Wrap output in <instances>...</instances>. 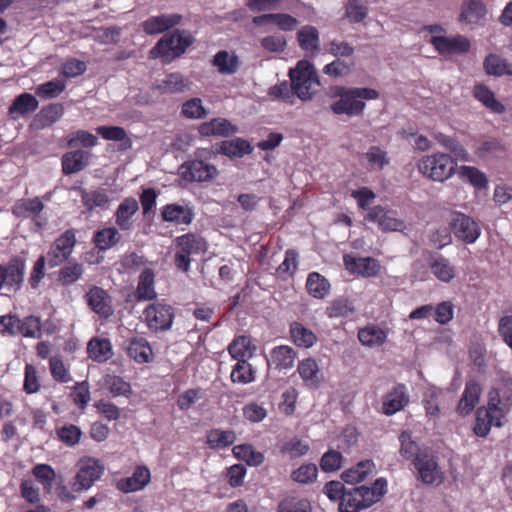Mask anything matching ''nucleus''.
Segmentation results:
<instances>
[{
  "label": "nucleus",
  "instance_id": "423d86ee",
  "mask_svg": "<svg viewBox=\"0 0 512 512\" xmlns=\"http://www.w3.org/2000/svg\"><path fill=\"white\" fill-rule=\"evenodd\" d=\"M456 167V161L449 154L441 152L425 155L417 162L420 174L429 180L441 183L453 176Z\"/></svg>",
  "mask_w": 512,
  "mask_h": 512
},
{
  "label": "nucleus",
  "instance_id": "0eeeda50",
  "mask_svg": "<svg viewBox=\"0 0 512 512\" xmlns=\"http://www.w3.org/2000/svg\"><path fill=\"white\" fill-rule=\"evenodd\" d=\"M143 319L147 328L153 333L168 331L172 328L175 319V308L165 300H157L144 308Z\"/></svg>",
  "mask_w": 512,
  "mask_h": 512
},
{
  "label": "nucleus",
  "instance_id": "f3484780",
  "mask_svg": "<svg viewBox=\"0 0 512 512\" xmlns=\"http://www.w3.org/2000/svg\"><path fill=\"white\" fill-rule=\"evenodd\" d=\"M87 304L100 318H109L114 310L110 295L101 287L93 286L85 295Z\"/></svg>",
  "mask_w": 512,
  "mask_h": 512
},
{
  "label": "nucleus",
  "instance_id": "a878e982",
  "mask_svg": "<svg viewBox=\"0 0 512 512\" xmlns=\"http://www.w3.org/2000/svg\"><path fill=\"white\" fill-rule=\"evenodd\" d=\"M91 154L81 149L66 152L61 158L62 172L72 175L82 171L89 163Z\"/></svg>",
  "mask_w": 512,
  "mask_h": 512
},
{
  "label": "nucleus",
  "instance_id": "6e6d98bb",
  "mask_svg": "<svg viewBox=\"0 0 512 512\" xmlns=\"http://www.w3.org/2000/svg\"><path fill=\"white\" fill-rule=\"evenodd\" d=\"M362 158L367 161V167L370 170L381 171L390 163L387 151L376 145L370 146Z\"/></svg>",
  "mask_w": 512,
  "mask_h": 512
},
{
  "label": "nucleus",
  "instance_id": "052dcab7",
  "mask_svg": "<svg viewBox=\"0 0 512 512\" xmlns=\"http://www.w3.org/2000/svg\"><path fill=\"white\" fill-rule=\"evenodd\" d=\"M230 379L233 383L248 384L255 380V370L247 361H239L233 366Z\"/></svg>",
  "mask_w": 512,
  "mask_h": 512
},
{
  "label": "nucleus",
  "instance_id": "f03ea898",
  "mask_svg": "<svg viewBox=\"0 0 512 512\" xmlns=\"http://www.w3.org/2000/svg\"><path fill=\"white\" fill-rule=\"evenodd\" d=\"M387 480L378 478L371 487L362 485L345 492L339 503V512H359L378 502L387 492Z\"/></svg>",
  "mask_w": 512,
  "mask_h": 512
},
{
  "label": "nucleus",
  "instance_id": "9b49d317",
  "mask_svg": "<svg viewBox=\"0 0 512 512\" xmlns=\"http://www.w3.org/2000/svg\"><path fill=\"white\" fill-rule=\"evenodd\" d=\"M450 226L455 237L467 244L474 243L481 234L478 223L461 212L453 213Z\"/></svg>",
  "mask_w": 512,
  "mask_h": 512
},
{
  "label": "nucleus",
  "instance_id": "864d4df0",
  "mask_svg": "<svg viewBox=\"0 0 512 512\" xmlns=\"http://www.w3.org/2000/svg\"><path fill=\"white\" fill-rule=\"evenodd\" d=\"M236 441V434L232 430L211 429L207 433L206 443L211 449H224Z\"/></svg>",
  "mask_w": 512,
  "mask_h": 512
},
{
  "label": "nucleus",
  "instance_id": "0e129e2a",
  "mask_svg": "<svg viewBox=\"0 0 512 512\" xmlns=\"http://www.w3.org/2000/svg\"><path fill=\"white\" fill-rule=\"evenodd\" d=\"M233 454L238 459L244 460L250 466H258L263 463L264 455L254 450L249 444H241L233 447Z\"/></svg>",
  "mask_w": 512,
  "mask_h": 512
},
{
  "label": "nucleus",
  "instance_id": "aec40b11",
  "mask_svg": "<svg viewBox=\"0 0 512 512\" xmlns=\"http://www.w3.org/2000/svg\"><path fill=\"white\" fill-rule=\"evenodd\" d=\"M425 259L430 268L431 273L441 282L449 283L456 276V270L450 261L435 252L427 251Z\"/></svg>",
  "mask_w": 512,
  "mask_h": 512
},
{
  "label": "nucleus",
  "instance_id": "f8f14e48",
  "mask_svg": "<svg viewBox=\"0 0 512 512\" xmlns=\"http://www.w3.org/2000/svg\"><path fill=\"white\" fill-rule=\"evenodd\" d=\"M505 416L500 407H495L493 402L487 403V407H481L476 412L473 431L478 437H486L491 426L501 427V419Z\"/></svg>",
  "mask_w": 512,
  "mask_h": 512
},
{
  "label": "nucleus",
  "instance_id": "bf43d9fd",
  "mask_svg": "<svg viewBox=\"0 0 512 512\" xmlns=\"http://www.w3.org/2000/svg\"><path fill=\"white\" fill-rule=\"evenodd\" d=\"M17 334L26 338H39L41 336V321L39 317L30 315L20 319L16 326Z\"/></svg>",
  "mask_w": 512,
  "mask_h": 512
},
{
  "label": "nucleus",
  "instance_id": "a19ab883",
  "mask_svg": "<svg viewBox=\"0 0 512 512\" xmlns=\"http://www.w3.org/2000/svg\"><path fill=\"white\" fill-rule=\"evenodd\" d=\"M408 401L405 386L403 384L398 385L392 392L386 395L383 401V413L393 415L402 410L407 405Z\"/></svg>",
  "mask_w": 512,
  "mask_h": 512
},
{
  "label": "nucleus",
  "instance_id": "9d476101",
  "mask_svg": "<svg viewBox=\"0 0 512 512\" xmlns=\"http://www.w3.org/2000/svg\"><path fill=\"white\" fill-rule=\"evenodd\" d=\"M179 172L187 182H209L218 176L215 165L201 160H189L181 164Z\"/></svg>",
  "mask_w": 512,
  "mask_h": 512
},
{
  "label": "nucleus",
  "instance_id": "4c0bfd02",
  "mask_svg": "<svg viewBox=\"0 0 512 512\" xmlns=\"http://www.w3.org/2000/svg\"><path fill=\"white\" fill-rule=\"evenodd\" d=\"M486 15V7L482 0H464L461 5L459 21L477 24Z\"/></svg>",
  "mask_w": 512,
  "mask_h": 512
},
{
  "label": "nucleus",
  "instance_id": "cd10ccee",
  "mask_svg": "<svg viewBox=\"0 0 512 512\" xmlns=\"http://www.w3.org/2000/svg\"><path fill=\"white\" fill-rule=\"evenodd\" d=\"M255 25H263L265 23L275 24L281 31L290 32L296 29L299 21L294 16L287 13H269L255 16L252 19Z\"/></svg>",
  "mask_w": 512,
  "mask_h": 512
},
{
  "label": "nucleus",
  "instance_id": "393cba45",
  "mask_svg": "<svg viewBox=\"0 0 512 512\" xmlns=\"http://www.w3.org/2000/svg\"><path fill=\"white\" fill-rule=\"evenodd\" d=\"M481 393L482 388L477 381H467L462 396L457 405V413L461 416L469 415L479 402Z\"/></svg>",
  "mask_w": 512,
  "mask_h": 512
},
{
  "label": "nucleus",
  "instance_id": "13d9d810",
  "mask_svg": "<svg viewBox=\"0 0 512 512\" xmlns=\"http://www.w3.org/2000/svg\"><path fill=\"white\" fill-rule=\"evenodd\" d=\"M49 371L52 379L58 383H69L73 380L61 355H54L49 358Z\"/></svg>",
  "mask_w": 512,
  "mask_h": 512
},
{
  "label": "nucleus",
  "instance_id": "a18cd8bd",
  "mask_svg": "<svg viewBox=\"0 0 512 512\" xmlns=\"http://www.w3.org/2000/svg\"><path fill=\"white\" fill-rule=\"evenodd\" d=\"M375 469L372 460L366 459L357 463L355 466L347 469L341 475L344 482L354 484L363 481Z\"/></svg>",
  "mask_w": 512,
  "mask_h": 512
},
{
  "label": "nucleus",
  "instance_id": "8fccbe9b",
  "mask_svg": "<svg viewBox=\"0 0 512 512\" xmlns=\"http://www.w3.org/2000/svg\"><path fill=\"white\" fill-rule=\"evenodd\" d=\"M96 133L105 140L121 143V149L127 150L132 146L131 139L127 136L126 130L120 126H98Z\"/></svg>",
  "mask_w": 512,
  "mask_h": 512
},
{
  "label": "nucleus",
  "instance_id": "c9c22d12",
  "mask_svg": "<svg viewBox=\"0 0 512 512\" xmlns=\"http://www.w3.org/2000/svg\"><path fill=\"white\" fill-rule=\"evenodd\" d=\"M89 358L98 363H104L113 356L112 344L108 338L93 337L87 344Z\"/></svg>",
  "mask_w": 512,
  "mask_h": 512
},
{
  "label": "nucleus",
  "instance_id": "bb28decb",
  "mask_svg": "<svg viewBox=\"0 0 512 512\" xmlns=\"http://www.w3.org/2000/svg\"><path fill=\"white\" fill-rule=\"evenodd\" d=\"M163 221L176 225H189L194 218V212L188 206L176 203L166 204L161 211Z\"/></svg>",
  "mask_w": 512,
  "mask_h": 512
},
{
  "label": "nucleus",
  "instance_id": "f257e3e1",
  "mask_svg": "<svg viewBox=\"0 0 512 512\" xmlns=\"http://www.w3.org/2000/svg\"><path fill=\"white\" fill-rule=\"evenodd\" d=\"M328 96L338 98L330 105L333 114L354 117L363 115L365 101L378 99L380 93L373 88L335 85L330 87Z\"/></svg>",
  "mask_w": 512,
  "mask_h": 512
},
{
  "label": "nucleus",
  "instance_id": "49530a36",
  "mask_svg": "<svg viewBox=\"0 0 512 512\" xmlns=\"http://www.w3.org/2000/svg\"><path fill=\"white\" fill-rule=\"evenodd\" d=\"M300 48L308 52H317L320 48L319 32L312 25H305L297 32Z\"/></svg>",
  "mask_w": 512,
  "mask_h": 512
},
{
  "label": "nucleus",
  "instance_id": "6e6552de",
  "mask_svg": "<svg viewBox=\"0 0 512 512\" xmlns=\"http://www.w3.org/2000/svg\"><path fill=\"white\" fill-rule=\"evenodd\" d=\"M76 243V230L73 228L67 229L59 235L49 246L47 254L44 255L48 267L55 268L65 263L71 256Z\"/></svg>",
  "mask_w": 512,
  "mask_h": 512
},
{
  "label": "nucleus",
  "instance_id": "5fc2aeb1",
  "mask_svg": "<svg viewBox=\"0 0 512 512\" xmlns=\"http://www.w3.org/2000/svg\"><path fill=\"white\" fill-rule=\"evenodd\" d=\"M103 385L114 397L124 396L128 398L133 393L131 384L118 375H105Z\"/></svg>",
  "mask_w": 512,
  "mask_h": 512
},
{
  "label": "nucleus",
  "instance_id": "4d7b16f0",
  "mask_svg": "<svg viewBox=\"0 0 512 512\" xmlns=\"http://www.w3.org/2000/svg\"><path fill=\"white\" fill-rule=\"evenodd\" d=\"M44 209V204L38 197L19 200L13 213L18 217H36Z\"/></svg>",
  "mask_w": 512,
  "mask_h": 512
},
{
  "label": "nucleus",
  "instance_id": "f704fd0d",
  "mask_svg": "<svg viewBox=\"0 0 512 512\" xmlns=\"http://www.w3.org/2000/svg\"><path fill=\"white\" fill-rule=\"evenodd\" d=\"M121 239L118 227H104L94 233L92 242L99 251L104 252L120 243Z\"/></svg>",
  "mask_w": 512,
  "mask_h": 512
},
{
  "label": "nucleus",
  "instance_id": "2f4dec72",
  "mask_svg": "<svg viewBox=\"0 0 512 512\" xmlns=\"http://www.w3.org/2000/svg\"><path fill=\"white\" fill-rule=\"evenodd\" d=\"M39 106L38 100L30 93H22L17 96L8 108V115L11 119L17 120L19 116H24L34 112Z\"/></svg>",
  "mask_w": 512,
  "mask_h": 512
},
{
  "label": "nucleus",
  "instance_id": "20e7f679",
  "mask_svg": "<svg viewBox=\"0 0 512 512\" xmlns=\"http://www.w3.org/2000/svg\"><path fill=\"white\" fill-rule=\"evenodd\" d=\"M207 250L206 240L195 233H186L174 240L173 262L175 267L184 273L190 270L195 256L204 254Z\"/></svg>",
  "mask_w": 512,
  "mask_h": 512
},
{
  "label": "nucleus",
  "instance_id": "39448f33",
  "mask_svg": "<svg viewBox=\"0 0 512 512\" xmlns=\"http://www.w3.org/2000/svg\"><path fill=\"white\" fill-rule=\"evenodd\" d=\"M289 78L296 97L303 102L310 101L320 86L317 72L307 60H300L295 68L290 69Z\"/></svg>",
  "mask_w": 512,
  "mask_h": 512
},
{
  "label": "nucleus",
  "instance_id": "473e14b6",
  "mask_svg": "<svg viewBox=\"0 0 512 512\" xmlns=\"http://www.w3.org/2000/svg\"><path fill=\"white\" fill-rule=\"evenodd\" d=\"M297 372L306 387L317 388L319 386L321 381L320 369L315 359L306 358L299 361Z\"/></svg>",
  "mask_w": 512,
  "mask_h": 512
},
{
  "label": "nucleus",
  "instance_id": "a211bd4d",
  "mask_svg": "<svg viewBox=\"0 0 512 512\" xmlns=\"http://www.w3.org/2000/svg\"><path fill=\"white\" fill-rule=\"evenodd\" d=\"M139 211V202L136 198L129 196L124 198L118 205L115 213V224L120 231H130L134 226V216Z\"/></svg>",
  "mask_w": 512,
  "mask_h": 512
},
{
  "label": "nucleus",
  "instance_id": "603ef678",
  "mask_svg": "<svg viewBox=\"0 0 512 512\" xmlns=\"http://www.w3.org/2000/svg\"><path fill=\"white\" fill-rule=\"evenodd\" d=\"M84 267L77 261L69 262L57 272V281L64 287L76 283L83 275Z\"/></svg>",
  "mask_w": 512,
  "mask_h": 512
},
{
  "label": "nucleus",
  "instance_id": "1a4fd4ad",
  "mask_svg": "<svg viewBox=\"0 0 512 512\" xmlns=\"http://www.w3.org/2000/svg\"><path fill=\"white\" fill-rule=\"evenodd\" d=\"M413 466L417 472V478L424 484H440L443 481L437 458L430 450L424 449L422 456L413 463Z\"/></svg>",
  "mask_w": 512,
  "mask_h": 512
},
{
  "label": "nucleus",
  "instance_id": "680f3d73",
  "mask_svg": "<svg viewBox=\"0 0 512 512\" xmlns=\"http://www.w3.org/2000/svg\"><path fill=\"white\" fill-rule=\"evenodd\" d=\"M66 143L69 148H92L98 144V138L86 130H77L66 136Z\"/></svg>",
  "mask_w": 512,
  "mask_h": 512
},
{
  "label": "nucleus",
  "instance_id": "2eb2a0df",
  "mask_svg": "<svg viewBox=\"0 0 512 512\" xmlns=\"http://www.w3.org/2000/svg\"><path fill=\"white\" fill-rule=\"evenodd\" d=\"M103 472V466L94 458H89L84 462L75 476L73 490L80 492L89 489Z\"/></svg>",
  "mask_w": 512,
  "mask_h": 512
},
{
  "label": "nucleus",
  "instance_id": "58836bf2",
  "mask_svg": "<svg viewBox=\"0 0 512 512\" xmlns=\"http://www.w3.org/2000/svg\"><path fill=\"white\" fill-rule=\"evenodd\" d=\"M355 312L354 302L345 296L333 299L325 309V315L328 318H348L353 316Z\"/></svg>",
  "mask_w": 512,
  "mask_h": 512
},
{
  "label": "nucleus",
  "instance_id": "4be33fe9",
  "mask_svg": "<svg viewBox=\"0 0 512 512\" xmlns=\"http://www.w3.org/2000/svg\"><path fill=\"white\" fill-rule=\"evenodd\" d=\"M126 353L138 364H148L154 360V352L149 341L143 336H133L127 341Z\"/></svg>",
  "mask_w": 512,
  "mask_h": 512
},
{
  "label": "nucleus",
  "instance_id": "3c124183",
  "mask_svg": "<svg viewBox=\"0 0 512 512\" xmlns=\"http://www.w3.org/2000/svg\"><path fill=\"white\" fill-rule=\"evenodd\" d=\"M474 97L492 112L501 114L505 106L495 99L494 93L484 84H477L473 89Z\"/></svg>",
  "mask_w": 512,
  "mask_h": 512
},
{
  "label": "nucleus",
  "instance_id": "de8ad7c7",
  "mask_svg": "<svg viewBox=\"0 0 512 512\" xmlns=\"http://www.w3.org/2000/svg\"><path fill=\"white\" fill-rule=\"evenodd\" d=\"M218 152L228 157H242L252 152L250 143L242 138L222 141Z\"/></svg>",
  "mask_w": 512,
  "mask_h": 512
},
{
  "label": "nucleus",
  "instance_id": "b1692460",
  "mask_svg": "<svg viewBox=\"0 0 512 512\" xmlns=\"http://www.w3.org/2000/svg\"><path fill=\"white\" fill-rule=\"evenodd\" d=\"M238 131L236 125L221 117L213 118L210 121L202 122L198 127L201 136L229 137Z\"/></svg>",
  "mask_w": 512,
  "mask_h": 512
},
{
  "label": "nucleus",
  "instance_id": "c85d7f7f",
  "mask_svg": "<svg viewBox=\"0 0 512 512\" xmlns=\"http://www.w3.org/2000/svg\"><path fill=\"white\" fill-rule=\"evenodd\" d=\"M488 401L506 414L512 405V378H503L499 387L489 392Z\"/></svg>",
  "mask_w": 512,
  "mask_h": 512
},
{
  "label": "nucleus",
  "instance_id": "4468645a",
  "mask_svg": "<svg viewBox=\"0 0 512 512\" xmlns=\"http://www.w3.org/2000/svg\"><path fill=\"white\" fill-rule=\"evenodd\" d=\"M345 268L354 275L364 278L377 276L381 270L379 260L373 257H354L346 254L343 257Z\"/></svg>",
  "mask_w": 512,
  "mask_h": 512
},
{
  "label": "nucleus",
  "instance_id": "6ab92c4d",
  "mask_svg": "<svg viewBox=\"0 0 512 512\" xmlns=\"http://www.w3.org/2000/svg\"><path fill=\"white\" fill-rule=\"evenodd\" d=\"M151 481V473L147 466L137 465L130 477L117 481L116 488L123 493H132L144 489Z\"/></svg>",
  "mask_w": 512,
  "mask_h": 512
},
{
  "label": "nucleus",
  "instance_id": "e433bc0d",
  "mask_svg": "<svg viewBox=\"0 0 512 512\" xmlns=\"http://www.w3.org/2000/svg\"><path fill=\"white\" fill-rule=\"evenodd\" d=\"M255 349L250 337L245 335L235 337L228 345L230 356L237 362L249 360L253 356Z\"/></svg>",
  "mask_w": 512,
  "mask_h": 512
},
{
  "label": "nucleus",
  "instance_id": "c756f323",
  "mask_svg": "<svg viewBox=\"0 0 512 512\" xmlns=\"http://www.w3.org/2000/svg\"><path fill=\"white\" fill-rule=\"evenodd\" d=\"M137 301H151L156 299L155 273L150 268H145L139 275L135 291Z\"/></svg>",
  "mask_w": 512,
  "mask_h": 512
},
{
  "label": "nucleus",
  "instance_id": "412c9836",
  "mask_svg": "<svg viewBox=\"0 0 512 512\" xmlns=\"http://www.w3.org/2000/svg\"><path fill=\"white\" fill-rule=\"evenodd\" d=\"M182 18L178 13L150 16L141 23V27L147 35L160 34L179 25Z\"/></svg>",
  "mask_w": 512,
  "mask_h": 512
},
{
  "label": "nucleus",
  "instance_id": "e2e57ef3",
  "mask_svg": "<svg viewBox=\"0 0 512 512\" xmlns=\"http://www.w3.org/2000/svg\"><path fill=\"white\" fill-rule=\"evenodd\" d=\"M32 475L42 484L45 493H50L56 478L55 470L48 464H37L32 468Z\"/></svg>",
  "mask_w": 512,
  "mask_h": 512
},
{
  "label": "nucleus",
  "instance_id": "774afa93",
  "mask_svg": "<svg viewBox=\"0 0 512 512\" xmlns=\"http://www.w3.org/2000/svg\"><path fill=\"white\" fill-rule=\"evenodd\" d=\"M311 510V504L307 499L295 497L282 500L277 508V512H311Z\"/></svg>",
  "mask_w": 512,
  "mask_h": 512
},
{
  "label": "nucleus",
  "instance_id": "7c9ffc66",
  "mask_svg": "<svg viewBox=\"0 0 512 512\" xmlns=\"http://www.w3.org/2000/svg\"><path fill=\"white\" fill-rule=\"evenodd\" d=\"M289 333L292 342L300 348H311L318 340L317 335L311 329L298 321L290 323Z\"/></svg>",
  "mask_w": 512,
  "mask_h": 512
},
{
  "label": "nucleus",
  "instance_id": "5701e85b",
  "mask_svg": "<svg viewBox=\"0 0 512 512\" xmlns=\"http://www.w3.org/2000/svg\"><path fill=\"white\" fill-rule=\"evenodd\" d=\"M297 358V352L288 345H279L274 347L267 358V364L270 368L278 371L288 370L294 366Z\"/></svg>",
  "mask_w": 512,
  "mask_h": 512
},
{
  "label": "nucleus",
  "instance_id": "37998d69",
  "mask_svg": "<svg viewBox=\"0 0 512 512\" xmlns=\"http://www.w3.org/2000/svg\"><path fill=\"white\" fill-rule=\"evenodd\" d=\"M329 281L318 272H311L307 276L306 290L310 296L316 299H324L330 292Z\"/></svg>",
  "mask_w": 512,
  "mask_h": 512
},
{
  "label": "nucleus",
  "instance_id": "69168bd1",
  "mask_svg": "<svg viewBox=\"0 0 512 512\" xmlns=\"http://www.w3.org/2000/svg\"><path fill=\"white\" fill-rule=\"evenodd\" d=\"M298 252L295 249H288L282 263L276 269L279 277L287 279L292 277L298 268Z\"/></svg>",
  "mask_w": 512,
  "mask_h": 512
},
{
  "label": "nucleus",
  "instance_id": "09e8293b",
  "mask_svg": "<svg viewBox=\"0 0 512 512\" xmlns=\"http://www.w3.org/2000/svg\"><path fill=\"white\" fill-rule=\"evenodd\" d=\"M79 193L81 196V202L88 211H92L97 207L103 208L110 201L109 196L103 189L86 190L84 188H79Z\"/></svg>",
  "mask_w": 512,
  "mask_h": 512
},
{
  "label": "nucleus",
  "instance_id": "ea45409f",
  "mask_svg": "<svg viewBox=\"0 0 512 512\" xmlns=\"http://www.w3.org/2000/svg\"><path fill=\"white\" fill-rule=\"evenodd\" d=\"M211 64L217 68L220 74L232 75L238 71L240 61L236 54H230L226 50H220L213 56Z\"/></svg>",
  "mask_w": 512,
  "mask_h": 512
},
{
  "label": "nucleus",
  "instance_id": "c03bdc74",
  "mask_svg": "<svg viewBox=\"0 0 512 512\" xmlns=\"http://www.w3.org/2000/svg\"><path fill=\"white\" fill-rule=\"evenodd\" d=\"M400 442L399 454L400 456L410 461L412 464L422 456V451L419 444L412 439L411 432L402 431L398 437Z\"/></svg>",
  "mask_w": 512,
  "mask_h": 512
},
{
  "label": "nucleus",
  "instance_id": "79ce46f5",
  "mask_svg": "<svg viewBox=\"0 0 512 512\" xmlns=\"http://www.w3.org/2000/svg\"><path fill=\"white\" fill-rule=\"evenodd\" d=\"M189 84V80L183 74L174 72L166 75V77L158 83L157 89L161 93L166 94L182 93L189 88Z\"/></svg>",
  "mask_w": 512,
  "mask_h": 512
},
{
  "label": "nucleus",
  "instance_id": "ddd939ff",
  "mask_svg": "<svg viewBox=\"0 0 512 512\" xmlns=\"http://www.w3.org/2000/svg\"><path fill=\"white\" fill-rule=\"evenodd\" d=\"M430 43L442 56L465 54L470 50V40L461 34L452 36H432Z\"/></svg>",
  "mask_w": 512,
  "mask_h": 512
},
{
  "label": "nucleus",
  "instance_id": "7ed1b4c3",
  "mask_svg": "<svg viewBox=\"0 0 512 512\" xmlns=\"http://www.w3.org/2000/svg\"><path fill=\"white\" fill-rule=\"evenodd\" d=\"M193 42L194 38L190 33L176 29L164 34L157 41L149 51V58H160L163 62H171L183 55Z\"/></svg>",
  "mask_w": 512,
  "mask_h": 512
},
{
  "label": "nucleus",
  "instance_id": "dca6fc26",
  "mask_svg": "<svg viewBox=\"0 0 512 512\" xmlns=\"http://www.w3.org/2000/svg\"><path fill=\"white\" fill-rule=\"evenodd\" d=\"M365 220L377 223L382 231H398L404 227V222L396 217V213L381 205L369 209Z\"/></svg>",
  "mask_w": 512,
  "mask_h": 512
},
{
  "label": "nucleus",
  "instance_id": "72a5a7b5",
  "mask_svg": "<svg viewBox=\"0 0 512 512\" xmlns=\"http://www.w3.org/2000/svg\"><path fill=\"white\" fill-rule=\"evenodd\" d=\"M359 342L366 347H379L387 340V332L375 324H368L358 330Z\"/></svg>",
  "mask_w": 512,
  "mask_h": 512
},
{
  "label": "nucleus",
  "instance_id": "338daca9",
  "mask_svg": "<svg viewBox=\"0 0 512 512\" xmlns=\"http://www.w3.org/2000/svg\"><path fill=\"white\" fill-rule=\"evenodd\" d=\"M459 174L461 178L467 180L477 189H484L487 187L488 180L486 175L476 167L462 166Z\"/></svg>",
  "mask_w": 512,
  "mask_h": 512
}]
</instances>
